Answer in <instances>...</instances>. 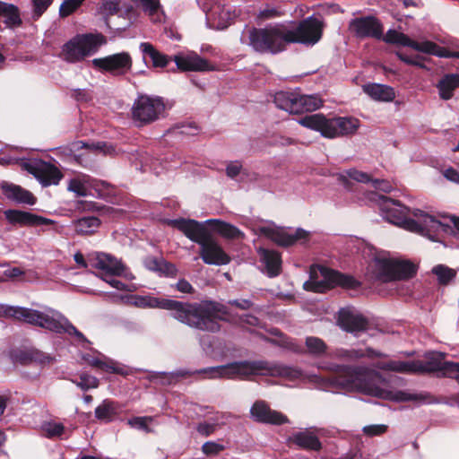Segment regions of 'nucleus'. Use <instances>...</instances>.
<instances>
[{
	"label": "nucleus",
	"instance_id": "obj_62",
	"mask_svg": "<svg viewBox=\"0 0 459 459\" xmlns=\"http://www.w3.org/2000/svg\"><path fill=\"white\" fill-rule=\"evenodd\" d=\"M444 177L452 182L459 183V172L453 168H448L443 172Z\"/></svg>",
	"mask_w": 459,
	"mask_h": 459
},
{
	"label": "nucleus",
	"instance_id": "obj_18",
	"mask_svg": "<svg viewBox=\"0 0 459 459\" xmlns=\"http://www.w3.org/2000/svg\"><path fill=\"white\" fill-rule=\"evenodd\" d=\"M91 63L96 69L108 72L114 75L125 74L132 68V58L127 52H120L105 57L94 58Z\"/></svg>",
	"mask_w": 459,
	"mask_h": 459
},
{
	"label": "nucleus",
	"instance_id": "obj_4",
	"mask_svg": "<svg viewBox=\"0 0 459 459\" xmlns=\"http://www.w3.org/2000/svg\"><path fill=\"white\" fill-rule=\"evenodd\" d=\"M169 224L200 246V257L205 264L224 265L230 262V255L212 237L204 223L191 219H177L170 221Z\"/></svg>",
	"mask_w": 459,
	"mask_h": 459
},
{
	"label": "nucleus",
	"instance_id": "obj_53",
	"mask_svg": "<svg viewBox=\"0 0 459 459\" xmlns=\"http://www.w3.org/2000/svg\"><path fill=\"white\" fill-rule=\"evenodd\" d=\"M216 425V423H210L204 420L198 422L195 429L202 437H209L217 431Z\"/></svg>",
	"mask_w": 459,
	"mask_h": 459
},
{
	"label": "nucleus",
	"instance_id": "obj_58",
	"mask_svg": "<svg viewBox=\"0 0 459 459\" xmlns=\"http://www.w3.org/2000/svg\"><path fill=\"white\" fill-rule=\"evenodd\" d=\"M371 185L374 188L388 193L392 190V186L386 180L383 179H371Z\"/></svg>",
	"mask_w": 459,
	"mask_h": 459
},
{
	"label": "nucleus",
	"instance_id": "obj_2",
	"mask_svg": "<svg viewBox=\"0 0 459 459\" xmlns=\"http://www.w3.org/2000/svg\"><path fill=\"white\" fill-rule=\"evenodd\" d=\"M133 304L140 308H162L170 310L179 322L200 331L216 333L221 329L220 320L227 314L226 307L213 301L183 303L173 299H160L146 295L134 296Z\"/></svg>",
	"mask_w": 459,
	"mask_h": 459
},
{
	"label": "nucleus",
	"instance_id": "obj_20",
	"mask_svg": "<svg viewBox=\"0 0 459 459\" xmlns=\"http://www.w3.org/2000/svg\"><path fill=\"white\" fill-rule=\"evenodd\" d=\"M253 375L279 376L286 377L290 380H295L303 377L302 371L298 368L279 365L265 360L251 361V376Z\"/></svg>",
	"mask_w": 459,
	"mask_h": 459
},
{
	"label": "nucleus",
	"instance_id": "obj_23",
	"mask_svg": "<svg viewBox=\"0 0 459 459\" xmlns=\"http://www.w3.org/2000/svg\"><path fill=\"white\" fill-rule=\"evenodd\" d=\"M338 325L346 332L359 334L368 327V321L361 315L349 309H341L338 316Z\"/></svg>",
	"mask_w": 459,
	"mask_h": 459
},
{
	"label": "nucleus",
	"instance_id": "obj_39",
	"mask_svg": "<svg viewBox=\"0 0 459 459\" xmlns=\"http://www.w3.org/2000/svg\"><path fill=\"white\" fill-rule=\"evenodd\" d=\"M140 49L144 56H148L153 65L156 67H165L170 61V58L155 49V48L149 42H143L140 44Z\"/></svg>",
	"mask_w": 459,
	"mask_h": 459
},
{
	"label": "nucleus",
	"instance_id": "obj_31",
	"mask_svg": "<svg viewBox=\"0 0 459 459\" xmlns=\"http://www.w3.org/2000/svg\"><path fill=\"white\" fill-rule=\"evenodd\" d=\"M363 91L371 99L377 101H392L395 98L394 90L385 84L368 83L363 85Z\"/></svg>",
	"mask_w": 459,
	"mask_h": 459
},
{
	"label": "nucleus",
	"instance_id": "obj_45",
	"mask_svg": "<svg viewBox=\"0 0 459 459\" xmlns=\"http://www.w3.org/2000/svg\"><path fill=\"white\" fill-rule=\"evenodd\" d=\"M211 16L215 17L217 16L218 23L217 28L218 29H225L229 26V20L231 19L230 11L228 8L225 7H220L214 8L211 12Z\"/></svg>",
	"mask_w": 459,
	"mask_h": 459
},
{
	"label": "nucleus",
	"instance_id": "obj_12",
	"mask_svg": "<svg viewBox=\"0 0 459 459\" xmlns=\"http://www.w3.org/2000/svg\"><path fill=\"white\" fill-rule=\"evenodd\" d=\"M106 42L105 36L100 33L78 34L63 46L62 55L67 62H80L95 54Z\"/></svg>",
	"mask_w": 459,
	"mask_h": 459
},
{
	"label": "nucleus",
	"instance_id": "obj_52",
	"mask_svg": "<svg viewBox=\"0 0 459 459\" xmlns=\"http://www.w3.org/2000/svg\"><path fill=\"white\" fill-rule=\"evenodd\" d=\"M84 0H65L60 5L59 13L65 17L70 15Z\"/></svg>",
	"mask_w": 459,
	"mask_h": 459
},
{
	"label": "nucleus",
	"instance_id": "obj_7",
	"mask_svg": "<svg viewBox=\"0 0 459 459\" xmlns=\"http://www.w3.org/2000/svg\"><path fill=\"white\" fill-rule=\"evenodd\" d=\"M289 25L278 23L247 31V44L255 52L278 54L286 48L289 41Z\"/></svg>",
	"mask_w": 459,
	"mask_h": 459
},
{
	"label": "nucleus",
	"instance_id": "obj_48",
	"mask_svg": "<svg viewBox=\"0 0 459 459\" xmlns=\"http://www.w3.org/2000/svg\"><path fill=\"white\" fill-rule=\"evenodd\" d=\"M54 0H31L32 14L34 21L38 20L51 5Z\"/></svg>",
	"mask_w": 459,
	"mask_h": 459
},
{
	"label": "nucleus",
	"instance_id": "obj_29",
	"mask_svg": "<svg viewBox=\"0 0 459 459\" xmlns=\"http://www.w3.org/2000/svg\"><path fill=\"white\" fill-rule=\"evenodd\" d=\"M1 189L8 199L26 204H35L36 199L33 195L28 190L22 188L20 186L9 182H3L1 184Z\"/></svg>",
	"mask_w": 459,
	"mask_h": 459
},
{
	"label": "nucleus",
	"instance_id": "obj_3",
	"mask_svg": "<svg viewBox=\"0 0 459 459\" xmlns=\"http://www.w3.org/2000/svg\"><path fill=\"white\" fill-rule=\"evenodd\" d=\"M0 316L45 328L56 333H67L74 336L80 342H89L83 333L77 330L63 314L51 307L39 311L24 307L2 304L0 305Z\"/></svg>",
	"mask_w": 459,
	"mask_h": 459
},
{
	"label": "nucleus",
	"instance_id": "obj_30",
	"mask_svg": "<svg viewBox=\"0 0 459 459\" xmlns=\"http://www.w3.org/2000/svg\"><path fill=\"white\" fill-rule=\"evenodd\" d=\"M204 223L205 227L207 225L212 226V230L215 232L227 239H239L243 238L245 236V234L236 226L218 219H210L205 221Z\"/></svg>",
	"mask_w": 459,
	"mask_h": 459
},
{
	"label": "nucleus",
	"instance_id": "obj_59",
	"mask_svg": "<svg viewBox=\"0 0 459 459\" xmlns=\"http://www.w3.org/2000/svg\"><path fill=\"white\" fill-rule=\"evenodd\" d=\"M111 275L103 276L101 279L108 283L111 287L119 290H128L126 288V284L122 282L121 281L110 278Z\"/></svg>",
	"mask_w": 459,
	"mask_h": 459
},
{
	"label": "nucleus",
	"instance_id": "obj_35",
	"mask_svg": "<svg viewBox=\"0 0 459 459\" xmlns=\"http://www.w3.org/2000/svg\"><path fill=\"white\" fill-rule=\"evenodd\" d=\"M0 16L4 17V24L8 28L18 27L22 24L19 8L13 4L0 1Z\"/></svg>",
	"mask_w": 459,
	"mask_h": 459
},
{
	"label": "nucleus",
	"instance_id": "obj_8",
	"mask_svg": "<svg viewBox=\"0 0 459 459\" xmlns=\"http://www.w3.org/2000/svg\"><path fill=\"white\" fill-rule=\"evenodd\" d=\"M201 375L202 379H233L236 377H247L251 376V361H235L228 363L226 365L215 366L204 368L194 372H189L184 369L177 370L171 373H155V376L152 377L154 379L158 377H166L169 380L174 377H184L190 375Z\"/></svg>",
	"mask_w": 459,
	"mask_h": 459
},
{
	"label": "nucleus",
	"instance_id": "obj_42",
	"mask_svg": "<svg viewBox=\"0 0 459 459\" xmlns=\"http://www.w3.org/2000/svg\"><path fill=\"white\" fill-rule=\"evenodd\" d=\"M339 179L348 188L349 179L354 180L359 183L371 182V177L366 172L359 171L356 169H350L339 174Z\"/></svg>",
	"mask_w": 459,
	"mask_h": 459
},
{
	"label": "nucleus",
	"instance_id": "obj_21",
	"mask_svg": "<svg viewBox=\"0 0 459 459\" xmlns=\"http://www.w3.org/2000/svg\"><path fill=\"white\" fill-rule=\"evenodd\" d=\"M259 232L275 242L279 246L290 247L299 239H306L308 232L303 229H297L292 234L282 229L277 228L273 224L261 226L258 228Z\"/></svg>",
	"mask_w": 459,
	"mask_h": 459
},
{
	"label": "nucleus",
	"instance_id": "obj_41",
	"mask_svg": "<svg viewBox=\"0 0 459 459\" xmlns=\"http://www.w3.org/2000/svg\"><path fill=\"white\" fill-rule=\"evenodd\" d=\"M307 353L314 357H320L327 351V344L325 341L316 336H307L305 340Z\"/></svg>",
	"mask_w": 459,
	"mask_h": 459
},
{
	"label": "nucleus",
	"instance_id": "obj_34",
	"mask_svg": "<svg viewBox=\"0 0 459 459\" xmlns=\"http://www.w3.org/2000/svg\"><path fill=\"white\" fill-rule=\"evenodd\" d=\"M261 258L270 277H275L281 273V260L280 255L275 251L263 249Z\"/></svg>",
	"mask_w": 459,
	"mask_h": 459
},
{
	"label": "nucleus",
	"instance_id": "obj_19",
	"mask_svg": "<svg viewBox=\"0 0 459 459\" xmlns=\"http://www.w3.org/2000/svg\"><path fill=\"white\" fill-rule=\"evenodd\" d=\"M349 30L357 38H373L381 39L383 37V25L375 16L358 17L351 20Z\"/></svg>",
	"mask_w": 459,
	"mask_h": 459
},
{
	"label": "nucleus",
	"instance_id": "obj_9",
	"mask_svg": "<svg viewBox=\"0 0 459 459\" xmlns=\"http://www.w3.org/2000/svg\"><path fill=\"white\" fill-rule=\"evenodd\" d=\"M411 215L407 230L420 234L433 242L443 243L445 238L454 232L449 223L439 221L435 215L423 210L413 209Z\"/></svg>",
	"mask_w": 459,
	"mask_h": 459
},
{
	"label": "nucleus",
	"instance_id": "obj_22",
	"mask_svg": "<svg viewBox=\"0 0 459 459\" xmlns=\"http://www.w3.org/2000/svg\"><path fill=\"white\" fill-rule=\"evenodd\" d=\"M90 265L105 273V276H120L125 271V266L121 261L106 253H91L88 255Z\"/></svg>",
	"mask_w": 459,
	"mask_h": 459
},
{
	"label": "nucleus",
	"instance_id": "obj_27",
	"mask_svg": "<svg viewBox=\"0 0 459 459\" xmlns=\"http://www.w3.org/2000/svg\"><path fill=\"white\" fill-rule=\"evenodd\" d=\"M174 61L178 69L182 71H209L211 66L208 61L195 53L186 56H175Z\"/></svg>",
	"mask_w": 459,
	"mask_h": 459
},
{
	"label": "nucleus",
	"instance_id": "obj_63",
	"mask_svg": "<svg viewBox=\"0 0 459 459\" xmlns=\"http://www.w3.org/2000/svg\"><path fill=\"white\" fill-rule=\"evenodd\" d=\"M177 290L183 293H191L193 291L192 285L185 279H181L177 283Z\"/></svg>",
	"mask_w": 459,
	"mask_h": 459
},
{
	"label": "nucleus",
	"instance_id": "obj_32",
	"mask_svg": "<svg viewBox=\"0 0 459 459\" xmlns=\"http://www.w3.org/2000/svg\"><path fill=\"white\" fill-rule=\"evenodd\" d=\"M19 359L22 363L35 362L41 366L52 364L56 359L50 354H47L38 349H28L22 351Z\"/></svg>",
	"mask_w": 459,
	"mask_h": 459
},
{
	"label": "nucleus",
	"instance_id": "obj_15",
	"mask_svg": "<svg viewBox=\"0 0 459 459\" xmlns=\"http://www.w3.org/2000/svg\"><path fill=\"white\" fill-rule=\"evenodd\" d=\"M415 273V266L408 261L377 259L374 263L375 278L382 281L406 279Z\"/></svg>",
	"mask_w": 459,
	"mask_h": 459
},
{
	"label": "nucleus",
	"instance_id": "obj_57",
	"mask_svg": "<svg viewBox=\"0 0 459 459\" xmlns=\"http://www.w3.org/2000/svg\"><path fill=\"white\" fill-rule=\"evenodd\" d=\"M242 165L239 161H232L227 166L226 174L228 177L234 178L239 174Z\"/></svg>",
	"mask_w": 459,
	"mask_h": 459
},
{
	"label": "nucleus",
	"instance_id": "obj_49",
	"mask_svg": "<svg viewBox=\"0 0 459 459\" xmlns=\"http://www.w3.org/2000/svg\"><path fill=\"white\" fill-rule=\"evenodd\" d=\"M134 3L141 5L143 12L150 16L154 15L160 9V0H132Z\"/></svg>",
	"mask_w": 459,
	"mask_h": 459
},
{
	"label": "nucleus",
	"instance_id": "obj_56",
	"mask_svg": "<svg viewBox=\"0 0 459 459\" xmlns=\"http://www.w3.org/2000/svg\"><path fill=\"white\" fill-rule=\"evenodd\" d=\"M160 274L169 277H175L178 273V269L175 264L168 263L165 260H161L160 269L159 270Z\"/></svg>",
	"mask_w": 459,
	"mask_h": 459
},
{
	"label": "nucleus",
	"instance_id": "obj_11",
	"mask_svg": "<svg viewBox=\"0 0 459 459\" xmlns=\"http://www.w3.org/2000/svg\"><path fill=\"white\" fill-rule=\"evenodd\" d=\"M166 104L160 96L139 94L131 108L132 120L137 126L152 124L164 117Z\"/></svg>",
	"mask_w": 459,
	"mask_h": 459
},
{
	"label": "nucleus",
	"instance_id": "obj_60",
	"mask_svg": "<svg viewBox=\"0 0 459 459\" xmlns=\"http://www.w3.org/2000/svg\"><path fill=\"white\" fill-rule=\"evenodd\" d=\"M385 425H370L364 428V432L368 435H379L386 430Z\"/></svg>",
	"mask_w": 459,
	"mask_h": 459
},
{
	"label": "nucleus",
	"instance_id": "obj_38",
	"mask_svg": "<svg viewBox=\"0 0 459 459\" xmlns=\"http://www.w3.org/2000/svg\"><path fill=\"white\" fill-rule=\"evenodd\" d=\"M117 404L114 401L105 399L97 406L94 414L97 420L104 422H110L117 414Z\"/></svg>",
	"mask_w": 459,
	"mask_h": 459
},
{
	"label": "nucleus",
	"instance_id": "obj_54",
	"mask_svg": "<svg viewBox=\"0 0 459 459\" xmlns=\"http://www.w3.org/2000/svg\"><path fill=\"white\" fill-rule=\"evenodd\" d=\"M152 421L151 417H134L129 419L127 423L134 429L144 430L146 432H150V429L147 426V422Z\"/></svg>",
	"mask_w": 459,
	"mask_h": 459
},
{
	"label": "nucleus",
	"instance_id": "obj_37",
	"mask_svg": "<svg viewBox=\"0 0 459 459\" xmlns=\"http://www.w3.org/2000/svg\"><path fill=\"white\" fill-rule=\"evenodd\" d=\"M291 439L297 446L305 449L319 451L322 447L318 437L309 431L298 432Z\"/></svg>",
	"mask_w": 459,
	"mask_h": 459
},
{
	"label": "nucleus",
	"instance_id": "obj_6",
	"mask_svg": "<svg viewBox=\"0 0 459 459\" xmlns=\"http://www.w3.org/2000/svg\"><path fill=\"white\" fill-rule=\"evenodd\" d=\"M299 123L309 129L317 131L325 138H338L354 134L359 127V120L351 117H325L323 114L308 115Z\"/></svg>",
	"mask_w": 459,
	"mask_h": 459
},
{
	"label": "nucleus",
	"instance_id": "obj_55",
	"mask_svg": "<svg viewBox=\"0 0 459 459\" xmlns=\"http://www.w3.org/2000/svg\"><path fill=\"white\" fill-rule=\"evenodd\" d=\"M161 260L163 259H159L157 257L149 255L144 258L143 264L146 269L159 273V270L160 269Z\"/></svg>",
	"mask_w": 459,
	"mask_h": 459
},
{
	"label": "nucleus",
	"instance_id": "obj_43",
	"mask_svg": "<svg viewBox=\"0 0 459 459\" xmlns=\"http://www.w3.org/2000/svg\"><path fill=\"white\" fill-rule=\"evenodd\" d=\"M381 39L386 43L403 47H410L411 44V39L407 35L392 29L388 30L385 35L383 34Z\"/></svg>",
	"mask_w": 459,
	"mask_h": 459
},
{
	"label": "nucleus",
	"instance_id": "obj_17",
	"mask_svg": "<svg viewBox=\"0 0 459 459\" xmlns=\"http://www.w3.org/2000/svg\"><path fill=\"white\" fill-rule=\"evenodd\" d=\"M22 167L32 174L43 186L58 185L63 178L62 172L55 165L41 160L23 161Z\"/></svg>",
	"mask_w": 459,
	"mask_h": 459
},
{
	"label": "nucleus",
	"instance_id": "obj_28",
	"mask_svg": "<svg viewBox=\"0 0 459 459\" xmlns=\"http://www.w3.org/2000/svg\"><path fill=\"white\" fill-rule=\"evenodd\" d=\"M332 359H337L344 361H355L363 357L375 358V357H384L385 355L379 351H377L371 348H368L364 352L361 350L355 349H344V348H337L333 350L329 355Z\"/></svg>",
	"mask_w": 459,
	"mask_h": 459
},
{
	"label": "nucleus",
	"instance_id": "obj_40",
	"mask_svg": "<svg viewBox=\"0 0 459 459\" xmlns=\"http://www.w3.org/2000/svg\"><path fill=\"white\" fill-rule=\"evenodd\" d=\"M74 230L79 234H91L100 225V221L96 216L80 218L74 222Z\"/></svg>",
	"mask_w": 459,
	"mask_h": 459
},
{
	"label": "nucleus",
	"instance_id": "obj_61",
	"mask_svg": "<svg viewBox=\"0 0 459 459\" xmlns=\"http://www.w3.org/2000/svg\"><path fill=\"white\" fill-rule=\"evenodd\" d=\"M224 418V414L216 412L214 415L209 417L206 420L210 423H216V429L218 430L225 424Z\"/></svg>",
	"mask_w": 459,
	"mask_h": 459
},
{
	"label": "nucleus",
	"instance_id": "obj_51",
	"mask_svg": "<svg viewBox=\"0 0 459 459\" xmlns=\"http://www.w3.org/2000/svg\"><path fill=\"white\" fill-rule=\"evenodd\" d=\"M225 449V446L214 442L207 441L202 446V452L206 455H217Z\"/></svg>",
	"mask_w": 459,
	"mask_h": 459
},
{
	"label": "nucleus",
	"instance_id": "obj_1",
	"mask_svg": "<svg viewBox=\"0 0 459 459\" xmlns=\"http://www.w3.org/2000/svg\"><path fill=\"white\" fill-rule=\"evenodd\" d=\"M319 368L334 373L333 377L308 376L310 383L322 390L334 388L358 391L385 400L394 402L424 400L423 394H412L404 391H391L378 385L385 379L375 368L366 366H348L336 363H321Z\"/></svg>",
	"mask_w": 459,
	"mask_h": 459
},
{
	"label": "nucleus",
	"instance_id": "obj_25",
	"mask_svg": "<svg viewBox=\"0 0 459 459\" xmlns=\"http://www.w3.org/2000/svg\"><path fill=\"white\" fill-rule=\"evenodd\" d=\"M4 216L8 222L21 226H40L52 223V221L48 218L18 210H6Z\"/></svg>",
	"mask_w": 459,
	"mask_h": 459
},
{
	"label": "nucleus",
	"instance_id": "obj_36",
	"mask_svg": "<svg viewBox=\"0 0 459 459\" xmlns=\"http://www.w3.org/2000/svg\"><path fill=\"white\" fill-rule=\"evenodd\" d=\"M459 87V74H449L445 75L438 82L437 89L442 100H450L453 97V91Z\"/></svg>",
	"mask_w": 459,
	"mask_h": 459
},
{
	"label": "nucleus",
	"instance_id": "obj_16",
	"mask_svg": "<svg viewBox=\"0 0 459 459\" xmlns=\"http://www.w3.org/2000/svg\"><path fill=\"white\" fill-rule=\"evenodd\" d=\"M323 22L320 19L310 16L303 20L296 28L289 25L288 39L290 43L314 45L322 37Z\"/></svg>",
	"mask_w": 459,
	"mask_h": 459
},
{
	"label": "nucleus",
	"instance_id": "obj_33",
	"mask_svg": "<svg viewBox=\"0 0 459 459\" xmlns=\"http://www.w3.org/2000/svg\"><path fill=\"white\" fill-rule=\"evenodd\" d=\"M410 48L429 55H434L440 57H449V56H455L459 57V52L455 53L454 55H449L447 50H446L443 48H440L438 45L432 41L425 40L421 42H417L414 40H411V44Z\"/></svg>",
	"mask_w": 459,
	"mask_h": 459
},
{
	"label": "nucleus",
	"instance_id": "obj_10",
	"mask_svg": "<svg viewBox=\"0 0 459 459\" xmlns=\"http://www.w3.org/2000/svg\"><path fill=\"white\" fill-rule=\"evenodd\" d=\"M337 285L353 289L358 286V281L351 276L327 267L313 265L310 268L309 280L304 282L303 288L308 291L322 293Z\"/></svg>",
	"mask_w": 459,
	"mask_h": 459
},
{
	"label": "nucleus",
	"instance_id": "obj_44",
	"mask_svg": "<svg viewBox=\"0 0 459 459\" xmlns=\"http://www.w3.org/2000/svg\"><path fill=\"white\" fill-rule=\"evenodd\" d=\"M432 273L437 275L438 282L443 285L448 284L456 275L454 269L443 264L434 266Z\"/></svg>",
	"mask_w": 459,
	"mask_h": 459
},
{
	"label": "nucleus",
	"instance_id": "obj_13",
	"mask_svg": "<svg viewBox=\"0 0 459 459\" xmlns=\"http://www.w3.org/2000/svg\"><path fill=\"white\" fill-rule=\"evenodd\" d=\"M274 103L277 108L290 114L312 112L322 106V100L316 95H302L289 91L275 93Z\"/></svg>",
	"mask_w": 459,
	"mask_h": 459
},
{
	"label": "nucleus",
	"instance_id": "obj_47",
	"mask_svg": "<svg viewBox=\"0 0 459 459\" xmlns=\"http://www.w3.org/2000/svg\"><path fill=\"white\" fill-rule=\"evenodd\" d=\"M73 382L83 391H87L91 388H96L99 385V380L95 377L85 373L80 376L79 381Z\"/></svg>",
	"mask_w": 459,
	"mask_h": 459
},
{
	"label": "nucleus",
	"instance_id": "obj_46",
	"mask_svg": "<svg viewBox=\"0 0 459 459\" xmlns=\"http://www.w3.org/2000/svg\"><path fill=\"white\" fill-rule=\"evenodd\" d=\"M82 359L88 365H90L93 368H99V369H101L104 371H108V372H118L115 367L108 365L106 361L102 360L101 359H100L98 357H94L91 354L82 355Z\"/></svg>",
	"mask_w": 459,
	"mask_h": 459
},
{
	"label": "nucleus",
	"instance_id": "obj_5",
	"mask_svg": "<svg viewBox=\"0 0 459 459\" xmlns=\"http://www.w3.org/2000/svg\"><path fill=\"white\" fill-rule=\"evenodd\" d=\"M445 354L432 352L426 361L422 360H389L377 362L374 367L385 371L404 374L437 373V375L454 377L459 380V363L444 360Z\"/></svg>",
	"mask_w": 459,
	"mask_h": 459
},
{
	"label": "nucleus",
	"instance_id": "obj_26",
	"mask_svg": "<svg viewBox=\"0 0 459 459\" xmlns=\"http://www.w3.org/2000/svg\"><path fill=\"white\" fill-rule=\"evenodd\" d=\"M108 185V183L97 181L87 175H80L69 181L67 189L74 193L76 196H87L91 195V188L100 191V186L106 187Z\"/></svg>",
	"mask_w": 459,
	"mask_h": 459
},
{
	"label": "nucleus",
	"instance_id": "obj_14",
	"mask_svg": "<svg viewBox=\"0 0 459 459\" xmlns=\"http://www.w3.org/2000/svg\"><path fill=\"white\" fill-rule=\"evenodd\" d=\"M370 199L377 204L385 221L407 230L412 210L383 195L373 193Z\"/></svg>",
	"mask_w": 459,
	"mask_h": 459
},
{
	"label": "nucleus",
	"instance_id": "obj_24",
	"mask_svg": "<svg viewBox=\"0 0 459 459\" xmlns=\"http://www.w3.org/2000/svg\"><path fill=\"white\" fill-rule=\"evenodd\" d=\"M252 417L259 422L281 425L288 421L282 413L272 410L264 402H256L251 407Z\"/></svg>",
	"mask_w": 459,
	"mask_h": 459
},
{
	"label": "nucleus",
	"instance_id": "obj_64",
	"mask_svg": "<svg viewBox=\"0 0 459 459\" xmlns=\"http://www.w3.org/2000/svg\"><path fill=\"white\" fill-rule=\"evenodd\" d=\"M229 304L241 309H248L252 307V302L249 299H233L230 300Z\"/></svg>",
	"mask_w": 459,
	"mask_h": 459
},
{
	"label": "nucleus",
	"instance_id": "obj_50",
	"mask_svg": "<svg viewBox=\"0 0 459 459\" xmlns=\"http://www.w3.org/2000/svg\"><path fill=\"white\" fill-rule=\"evenodd\" d=\"M43 429L49 437H59L64 433L65 427L58 422H47L43 426Z\"/></svg>",
	"mask_w": 459,
	"mask_h": 459
}]
</instances>
